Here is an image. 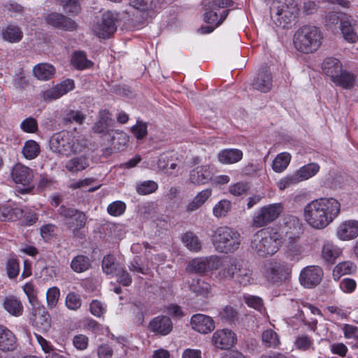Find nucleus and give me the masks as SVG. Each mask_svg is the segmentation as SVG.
Returning <instances> with one entry per match:
<instances>
[{"instance_id": "nucleus-1", "label": "nucleus", "mask_w": 358, "mask_h": 358, "mask_svg": "<svg viewBox=\"0 0 358 358\" xmlns=\"http://www.w3.org/2000/svg\"><path fill=\"white\" fill-rule=\"evenodd\" d=\"M340 203L334 198L315 199L303 208V217L307 224L315 229L326 228L339 215Z\"/></svg>"}, {"instance_id": "nucleus-2", "label": "nucleus", "mask_w": 358, "mask_h": 358, "mask_svg": "<svg viewBox=\"0 0 358 358\" xmlns=\"http://www.w3.org/2000/svg\"><path fill=\"white\" fill-rule=\"evenodd\" d=\"M282 239L279 228L274 227L262 229L253 234L250 248L260 257L271 256L279 250Z\"/></svg>"}, {"instance_id": "nucleus-3", "label": "nucleus", "mask_w": 358, "mask_h": 358, "mask_svg": "<svg viewBox=\"0 0 358 358\" xmlns=\"http://www.w3.org/2000/svg\"><path fill=\"white\" fill-rule=\"evenodd\" d=\"M211 238L215 250L224 254L234 253L238 250L242 243L241 234L236 229L228 226L217 227Z\"/></svg>"}, {"instance_id": "nucleus-4", "label": "nucleus", "mask_w": 358, "mask_h": 358, "mask_svg": "<svg viewBox=\"0 0 358 358\" xmlns=\"http://www.w3.org/2000/svg\"><path fill=\"white\" fill-rule=\"evenodd\" d=\"M322 39V33L318 27L305 25L295 32L293 43L298 51L309 54L317 51L320 48Z\"/></svg>"}, {"instance_id": "nucleus-5", "label": "nucleus", "mask_w": 358, "mask_h": 358, "mask_svg": "<svg viewBox=\"0 0 358 358\" xmlns=\"http://www.w3.org/2000/svg\"><path fill=\"white\" fill-rule=\"evenodd\" d=\"M234 3L232 0H207L203 5V20L219 27L229 15L228 8L232 7Z\"/></svg>"}, {"instance_id": "nucleus-6", "label": "nucleus", "mask_w": 358, "mask_h": 358, "mask_svg": "<svg viewBox=\"0 0 358 358\" xmlns=\"http://www.w3.org/2000/svg\"><path fill=\"white\" fill-rule=\"evenodd\" d=\"M62 218L63 224L67 229L72 230L73 234L78 232L87 223L85 213L78 209L62 205L57 210Z\"/></svg>"}, {"instance_id": "nucleus-7", "label": "nucleus", "mask_w": 358, "mask_h": 358, "mask_svg": "<svg viewBox=\"0 0 358 358\" xmlns=\"http://www.w3.org/2000/svg\"><path fill=\"white\" fill-rule=\"evenodd\" d=\"M283 209V206L280 203L262 206L254 214L252 220V227L261 228L267 226L278 218Z\"/></svg>"}, {"instance_id": "nucleus-8", "label": "nucleus", "mask_w": 358, "mask_h": 358, "mask_svg": "<svg viewBox=\"0 0 358 358\" xmlns=\"http://www.w3.org/2000/svg\"><path fill=\"white\" fill-rule=\"evenodd\" d=\"M50 149L56 153L69 156L77 151L74 138L66 131L52 135L50 140Z\"/></svg>"}, {"instance_id": "nucleus-9", "label": "nucleus", "mask_w": 358, "mask_h": 358, "mask_svg": "<svg viewBox=\"0 0 358 358\" xmlns=\"http://www.w3.org/2000/svg\"><path fill=\"white\" fill-rule=\"evenodd\" d=\"M291 266L286 262L273 260L264 267V277L272 283L281 282L290 277Z\"/></svg>"}, {"instance_id": "nucleus-10", "label": "nucleus", "mask_w": 358, "mask_h": 358, "mask_svg": "<svg viewBox=\"0 0 358 358\" xmlns=\"http://www.w3.org/2000/svg\"><path fill=\"white\" fill-rule=\"evenodd\" d=\"M114 120L110 117L109 110L107 109L101 110L99 111V120L94 124L93 131L98 134H108L111 136L112 141L114 143L115 136L114 134L119 135V138L122 141L121 143L126 144L129 140V137L126 133L119 130H110L109 127L113 126Z\"/></svg>"}, {"instance_id": "nucleus-11", "label": "nucleus", "mask_w": 358, "mask_h": 358, "mask_svg": "<svg viewBox=\"0 0 358 358\" xmlns=\"http://www.w3.org/2000/svg\"><path fill=\"white\" fill-rule=\"evenodd\" d=\"M320 170L316 163H310L301 167L296 173L280 180L278 183L280 189L283 190L290 185L308 180L314 176Z\"/></svg>"}, {"instance_id": "nucleus-12", "label": "nucleus", "mask_w": 358, "mask_h": 358, "mask_svg": "<svg viewBox=\"0 0 358 358\" xmlns=\"http://www.w3.org/2000/svg\"><path fill=\"white\" fill-rule=\"evenodd\" d=\"M295 1L294 0H274L270 8L271 15L276 16L278 20H283L287 22L293 15L295 17Z\"/></svg>"}, {"instance_id": "nucleus-13", "label": "nucleus", "mask_w": 358, "mask_h": 358, "mask_svg": "<svg viewBox=\"0 0 358 358\" xmlns=\"http://www.w3.org/2000/svg\"><path fill=\"white\" fill-rule=\"evenodd\" d=\"M116 20L110 11L104 13L100 22H98L94 28L95 34L99 38H109L117 30Z\"/></svg>"}, {"instance_id": "nucleus-14", "label": "nucleus", "mask_w": 358, "mask_h": 358, "mask_svg": "<svg viewBox=\"0 0 358 358\" xmlns=\"http://www.w3.org/2000/svg\"><path fill=\"white\" fill-rule=\"evenodd\" d=\"M323 277V270L319 266H308L299 275L300 283L306 288H313L319 285Z\"/></svg>"}, {"instance_id": "nucleus-15", "label": "nucleus", "mask_w": 358, "mask_h": 358, "mask_svg": "<svg viewBox=\"0 0 358 358\" xmlns=\"http://www.w3.org/2000/svg\"><path fill=\"white\" fill-rule=\"evenodd\" d=\"M236 336L228 329H217L212 336L214 346L220 350H227L234 346L236 343Z\"/></svg>"}, {"instance_id": "nucleus-16", "label": "nucleus", "mask_w": 358, "mask_h": 358, "mask_svg": "<svg viewBox=\"0 0 358 358\" xmlns=\"http://www.w3.org/2000/svg\"><path fill=\"white\" fill-rule=\"evenodd\" d=\"M45 20L50 26L64 31H71L77 27L74 20L57 12H52L48 14L45 17Z\"/></svg>"}, {"instance_id": "nucleus-17", "label": "nucleus", "mask_w": 358, "mask_h": 358, "mask_svg": "<svg viewBox=\"0 0 358 358\" xmlns=\"http://www.w3.org/2000/svg\"><path fill=\"white\" fill-rule=\"evenodd\" d=\"M213 169L210 165L198 166L189 172V180L195 185H203L212 181Z\"/></svg>"}, {"instance_id": "nucleus-18", "label": "nucleus", "mask_w": 358, "mask_h": 358, "mask_svg": "<svg viewBox=\"0 0 358 358\" xmlns=\"http://www.w3.org/2000/svg\"><path fill=\"white\" fill-rule=\"evenodd\" d=\"M148 329L151 332L157 335L166 336L173 329V322L169 317L159 315L150 321Z\"/></svg>"}, {"instance_id": "nucleus-19", "label": "nucleus", "mask_w": 358, "mask_h": 358, "mask_svg": "<svg viewBox=\"0 0 358 358\" xmlns=\"http://www.w3.org/2000/svg\"><path fill=\"white\" fill-rule=\"evenodd\" d=\"M11 177L15 183L26 186L33 180L34 174L30 168L17 163L12 169Z\"/></svg>"}, {"instance_id": "nucleus-20", "label": "nucleus", "mask_w": 358, "mask_h": 358, "mask_svg": "<svg viewBox=\"0 0 358 358\" xmlns=\"http://www.w3.org/2000/svg\"><path fill=\"white\" fill-rule=\"evenodd\" d=\"M336 236L341 241H350L358 236V221L347 220L339 224Z\"/></svg>"}, {"instance_id": "nucleus-21", "label": "nucleus", "mask_w": 358, "mask_h": 358, "mask_svg": "<svg viewBox=\"0 0 358 358\" xmlns=\"http://www.w3.org/2000/svg\"><path fill=\"white\" fill-rule=\"evenodd\" d=\"M252 87L264 93L269 92L272 87V77L267 66L260 69L252 82Z\"/></svg>"}, {"instance_id": "nucleus-22", "label": "nucleus", "mask_w": 358, "mask_h": 358, "mask_svg": "<svg viewBox=\"0 0 358 358\" xmlns=\"http://www.w3.org/2000/svg\"><path fill=\"white\" fill-rule=\"evenodd\" d=\"M190 323L192 328L201 334H208L215 329L213 320L203 314L194 315L191 318Z\"/></svg>"}, {"instance_id": "nucleus-23", "label": "nucleus", "mask_w": 358, "mask_h": 358, "mask_svg": "<svg viewBox=\"0 0 358 358\" xmlns=\"http://www.w3.org/2000/svg\"><path fill=\"white\" fill-rule=\"evenodd\" d=\"M301 226V224L298 217L287 215L285 216L283 223L279 229L282 235L285 233L289 238H292L299 234Z\"/></svg>"}, {"instance_id": "nucleus-24", "label": "nucleus", "mask_w": 358, "mask_h": 358, "mask_svg": "<svg viewBox=\"0 0 358 358\" xmlns=\"http://www.w3.org/2000/svg\"><path fill=\"white\" fill-rule=\"evenodd\" d=\"M17 346V338L15 334L6 327L0 325V351L12 352Z\"/></svg>"}, {"instance_id": "nucleus-25", "label": "nucleus", "mask_w": 358, "mask_h": 358, "mask_svg": "<svg viewBox=\"0 0 358 358\" xmlns=\"http://www.w3.org/2000/svg\"><path fill=\"white\" fill-rule=\"evenodd\" d=\"M31 320L33 324L43 331H48L50 327L51 319L44 307L35 308Z\"/></svg>"}, {"instance_id": "nucleus-26", "label": "nucleus", "mask_w": 358, "mask_h": 358, "mask_svg": "<svg viewBox=\"0 0 358 358\" xmlns=\"http://www.w3.org/2000/svg\"><path fill=\"white\" fill-rule=\"evenodd\" d=\"M243 152L239 149L228 148L221 150L217 155L218 161L224 164H231L241 161Z\"/></svg>"}, {"instance_id": "nucleus-27", "label": "nucleus", "mask_w": 358, "mask_h": 358, "mask_svg": "<svg viewBox=\"0 0 358 358\" xmlns=\"http://www.w3.org/2000/svg\"><path fill=\"white\" fill-rule=\"evenodd\" d=\"M1 36L3 41L10 43H15L22 40L23 38V32L18 26L8 24L1 29Z\"/></svg>"}, {"instance_id": "nucleus-28", "label": "nucleus", "mask_w": 358, "mask_h": 358, "mask_svg": "<svg viewBox=\"0 0 358 358\" xmlns=\"http://www.w3.org/2000/svg\"><path fill=\"white\" fill-rule=\"evenodd\" d=\"M342 250L333 243L327 241L322 249V258L327 263L333 264L336 259L341 255Z\"/></svg>"}, {"instance_id": "nucleus-29", "label": "nucleus", "mask_w": 358, "mask_h": 358, "mask_svg": "<svg viewBox=\"0 0 358 358\" xmlns=\"http://www.w3.org/2000/svg\"><path fill=\"white\" fill-rule=\"evenodd\" d=\"M323 72L332 80L334 78L337 77V75L341 72L342 64L336 58L328 57L326 58L322 64Z\"/></svg>"}, {"instance_id": "nucleus-30", "label": "nucleus", "mask_w": 358, "mask_h": 358, "mask_svg": "<svg viewBox=\"0 0 358 358\" xmlns=\"http://www.w3.org/2000/svg\"><path fill=\"white\" fill-rule=\"evenodd\" d=\"M3 308L11 315L18 317L23 313V306L19 299L13 295L6 296L3 301Z\"/></svg>"}, {"instance_id": "nucleus-31", "label": "nucleus", "mask_w": 358, "mask_h": 358, "mask_svg": "<svg viewBox=\"0 0 358 358\" xmlns=\"http://www.w3.org/2000/svg\"><path fill=\"white\" fill-rule=\"evenodd\" d=\"M24 214L22 209L9 205L0 206V220L1 221H15L20 219Z\"/></svg>"}, {"instance_id": "nucleus-32", "label": "nucleus", "mask_w": 358, "mask_h": 358, "mask_svg": "<svg viewBox=\"0 0 358 358\" xmlns=\"http://www.w3.org/2000/svg\"><path fill=\"white\" fill-rule=\"evenodd\" d=\"M181 241L185 246L191 252H199L202 249V242L192 231H189L182 236Z\"/></svg>"}, {"instance_id": "nucleus-33", "label": "nucleus", "mask_w": 358, "mask_h": 358, "mask_svg": "<svg viewBox=\"0 0 358 358\" xmlns=\"http://www.w3.org/2000/svg\"><path fill=\"white\" fill-rule=\"evenodd\" d=\"M189 287L196 296L204 298H207L211 292L210 285L199 278H193L189 282Z\"/></svg>"}, {"instance_id": "nucleus-34", "label": "nucleus", "mask_w": 358, "mask_h": 358, "mask_svg": "<svg viewBox=\"0 0 358 358\" xmlns=\"http://www.w3.org/2000/svg\"><path fill=\"white\" fill-rule=\"evenodd\" d=\"M74 88V82L73 80L67 79L59 85H57L56 87L46 92L47 96L50 99H57L62 95L66 94L68 92L72 90Z\"/></svg>"}, {"instance_id": "nucleus-35", "label": "nucleus", "mask_w": 358, "mask_h": 358, "mask_svg": "<svg viewBox=\"0 0 358 358\" xmlns=\"http://www.w3.org/2000/svg\"><path fill=\"white\" fill-rule=\"evenodd\" d=\"M33 72L34 76L38 80H48L54 76L55 73V69L51 64L43 63L35 66L33 69Z\"/></svg>"}, {"instance_id": "nucleus-36", "label": "nucleus", "mask_w": 358, "mask_h": 358, "mask_svg": "<svg viewBox=\"0 0 358 358\" xmlns=\"http://www.w3.org/2000/svg\"><path fill=\"white\" fill-rule=\"evenodd\" d=\"M90 166L88 158L81 155L75 157L69 160L66 164V169L71 173H77L85 170Z\"/></svg>"}, {"instance_id": "nucleus-37", "label": "nucleus", "mask_w": 358, "mask_h": 358, "mask_svg": "<svg viewBox=\"0 0 358 358\" xmlns=\"http://www.w3.org/2000/svg\"><path fill=\"white\" fill-rule=\"evenodd\" d=\"M212 194L210 188L205 189L199 192L187 206V210L193 212L199 209L208 199Z\"/></svg>"}, {"instance_id": "nucleus-38", "label": "nucleus", "mask_w": 358, "mask_h": 358, "mask_svg": "<svg viewBox=\"0 0 358 358\" xmlns=\"http://www.w3.org/2000/svg\"><path fill=\"white\" fill-rule=\"evenodd\" d=\"M71 64L78 70H84L93 66V62L87 58L86 53L83 51L73 52L71 60Z\"/></svg>"}, {"instance_id": "nucleus-39", "label": "nucleus", "mask_w": 358, "mask_h": 358, "mask_svg": "<svg viewBox=\"0 0 358 358\" xmlns=\"http://www.w3.org/2000/svg\"><path fill=\"white\" fill-rule=\"evenodd\" d=\"M239 264L236 261L233 260L224 264L223 267L218 271V278L220 280H232L236 278V273L238 269Z\"/></svg>"}, {"instance_id": "nucleus-40", "label": "nucleus", "mask_w": 358, "mask_h": 358, "mask_svg": "<svg viewBox=\"0 0 358 358\" xmlns=\"http://www.w3.org/2000/svg\"><path fill=\"white\" fill-rule=\"evenodd\" d=\"M71 268L76 273H83L91 267V262L87 256L78 255L73 258Z\"/></svg>"}, {"instance_id": "nucleus-41", "label": "nucleus", "mask_w": 358, "mask_h": 358, "mask_svg": "<svg viewBox=\"0 0 358 358\" xmlns=\"http://www.w3.org/2000/svg\"><path fill=\"white\" fill-rule=\"evenodd\" d=\"M129 4L135 8L148 14L155 10L159 6L158 0H129Z\"/></svg>"}, {"instance_id": "nucleus-42", "label": "nucleus", "mask_w": 358, "mask_h": 358, "mask_svg": "<svg viewBox=\"0 0 358 358\" xmlns=\"http://www.w3.org/2000/svg\"><path fill=\"white\" fill-rule=\"evenodd\" d=\"M189 272L204 273L208 271V262L206 257H197L191 260L187 265Z\"/></svg>"}, {"instance_id": "nucleus-43", "label": "nucleus", "mask_w": 358, "mask_h": 358, "mask_svg": "<svg viewBox=\"0 0 358 358\" xmlns=\"http://www.w3.org/2000/svg\"><path fill=\"white\" fill-rule=\"evenodd\" d=\"M331 80L338 86H341L344 89H350L354 86L355 76L353 74L342 69L341 72L337 75V77L334 78Z\"/></svg>"}, {"instance_id": "nucleus-44", "label": "nucleus", "mask_w": 358, "mask_h": 358, "mask_svg": "<svg viewBox=\"0 0 358 358\" xmlns=\"http://www.w3.org/2000/svg\"><path fill=\"white\" fill-rule=\"evenodd\" d=\"M286 258L291 262H299L303 258V249L301 245L296 242H290L285 250Z\"/></svg>"}, {"instance_id": "nucleus-45", "label": "nucleus", "mask_w": 358, "mask_h": 358, "mask_svg": "<svg viewBox=\"0 0 358 358\" xmlns=\"http://www.w3.org/2000/svg\"><path fill=\"white\" fill-rule=\"evenodd\" d=\"M41 151L40 146L34 140H28L25 142L22 153L27 159H34L39 155Z\"/></svg>"}, {"instance_id": "nucleus-46", "label": "nucleus", "mask_w": 358, "mask_h": 358, "mask_svg": "<svg viewBox=\"0 0 358 358\" xmlns=\"http://www.w3.org/2000/svg\"><path fill=\"white\" fill-rule=\"evenodd\" d=\"M291 159V155L287 152L278 154L273 161L272 168L274 171L280 173L283 171L289 165Z\"/></svg>"}, {"instance_id": "nucleus-47", "label": "nucleus", "mask_w": 358, "mask_h": 358, "mask_svg": "<svg viewBox=\"0 0 358 358\" xmlns=\"http://www.w3.org/2000/svg\"><path fill=\"white\" fill-rule=\"evenodd\" d=\"M101 266L103 271L107 274H113L120 267V264L116 261L113 255H108L103 257Z\"/></svg>"}, {"instance_id": "nucleus-48", "label": "nucleus", "mask_w": 358, "mask_h": 358, "mask_svg": "<svg viewBox=\"0 0 358 358\" xmlns=\"http://www.w3.org/2000/svg\"><path fill=\"white\" fill-rule=\"evenodd\" d=\"M356 266L351 262H343L337 264L333 270L334 279H339L341 275L350 274L355 271Z\"/></svg>"}, {"instance_id": "nucleus-49", "label": "nucleus", "mask_w": 358, "mask_h": 358, "mask_svg": "<svg viewBox=\"0 0 358 358\" xmlns=\"http://www.w3.org/2000/svg\"><path fill=\"white\" fill-rule=\"evenodd\" d=\"M262 340L267 348H276L280 344L279 337L273 329H266L262 334Z\"/></svg>"}, {"instance_id": "nucleus-50", "label": "nucleus", "mask_w": 358, "mask_h": 358, "mask_svg": "<svg viewBox=\"0 0 358 358\" xmlns=\"http://www.w3.org/2000/svg\"><path fill=\"white\" fill-rule=\"evenodd\" d=\"M64 12L70 15L75 16L81 10L80 1L82 0H59Z\"/></svg>"}, {"instance_id": "nucleus-51", "label": "nucleus", "mask_w": 358, "mask_h": 358, "mask_svg": "<svg viewBox=\"0 0 358 358\" xmlns=\"http://www.w3.org/2000/svg\"><path fill=\"white\" fill-rule=\"evenodd\" d=\"M341 30L345 40L349 43H355L358 41V34L355 31L352 24L344 21L341 23Z\"/></svg>"}, {"instance_id": "nucleus-52", "label": "nucleus", "mask_w": 358, "mask_h": 358, "mask_svg": "<svg viewBox=\"0 0 358 358\" xmlns=\"http://www.w3.org/2000/svg\"><path fill=\"white\" fill-rule=\"evenodd\" d=\"M158 189V184L153 180H145L139 182L136 186V192L140 195L152 194Z\"/></svg>"}, {"instance_id": "nucleus-53", "label": "nucleus", "mask_w": 358, "mask_h": 358, "mask_svg": "<svg viewBox=\"0 0 358 358\" xmlns=\"http://www.w3.org/2000/svg\"><path fill=\"white\" fill-rule=\"evenodd\" d=\"M235 280L243 286L252 283V271L248 268H243L240 264L236 275Z\"/></svg>"}, {"instance_id": "nucleus-54", "label": "nucleus", "mask_w": 358, "mask_h": 358, "mask_svg": "<svg viewBox=\"0 0 358 358\" xmlns=\"http://www.w3.org/2000/svg\"><path fill=\"white\" fill-rule=\"evenodd\" d=\"M294 345L296 349L302 351L314 350L313 339L306 334L297 336L294 341Z\"/></svg>"}, {"instance_id": "nucleus-55", "label": "nucleus", "mask_w": 358, "mask_h": 358, "mask_svg": "<svg viewBox=\"0 0 358 358\" xmlns=\"http://www.w3.org/2000/svg\"><path fill=\"white\" fill-rule=\"evenodd\" d=\"M231 206V202L227 199L220 201L213 208V215L218 218L225 217L229 212Z\"/></svg>"}, {"instance_id": "nucleus-56", "label": "nucleus", "mask_w": 358, "mask_h": 358, "mask_svg": "<svg viewBox=\"0 0 358 358\" xmlns=\"http://www.w3.org/2000/svg\"><path fill=\"white\" fill-rule=\"evenodd\" d=\"M60 296V291L57 287H52L46 292V300L48 308L52 309L56 307Z\"/></svg>"}, {"instance_id": "nucleus-57", "label": "nucleus", "mask_w": 358, "mask_h": 358, "mask_svg": "<svg viewBox=\"0 0 358 358\" xmlns=\"http://www.w3.org/2000/svg\"><path fill=\"white\" fill-rule=\"evenodd\" d=\"M115 276L117 282L124 287L131 285L132 282V278L125 268L120 266L115 272Z\"/></svg>"}, {"instance_id": "nucleus-58", "label": "nucleus", "mask_w": 358, "mask_h": 358, "mask_svg": "<svg viewBox=\"0 0 358 358\" xmlns=\"http://www.w3.org/2000/svg\"><path fill=\"white\" fill-rule=\"evenodd\" d=\"M6 273L9 278H15L20 273V265L16 258L11 257L6 262Z\"/></svg>"}, {"instance_id": "nucleus-59", "label": "nucleus", "mask_w": 358, "mask_h": 358, "mask_svg": "<svg viewBox=\"0 0 358 358\" xmlns=\"http://www.w3.org/2000/svg\"><path fill=\"white\" fill-rule=\"evenodd\" d=\"M131 131L137 139H143L148 134V124L137 120L136 124L131 128Z\"/></svg>"}, {"instance_id": "nucleus-60", "label": "nucleus", "mask_w": 358, "mask_h": 358, "mask_svg": "<svg viewBox=\"0 0 358 358\" xmlns=\"http://www.w3.org/2000/svg\"><path fill=\"white\" fill-rule=\"evenodd\" d=\"M85 120V115L79 110H71L65 115L64 120L66 122H76L82 124Z\"/></svg>"}, {"instance_id": "nucleus-61", "label": "nucleus", "mask_w": 358, "mask_h": 358, "mask_svg": "<svg viewBox=\"0 0 358 358\" xmlns=\"http://www.w3.org/2000/svg\"><path fill=\"white\" fill-rule=\"evenodd\" d=\"M126 210V204L121 201H115L110 203L107 207V212L112 216H120Z\"/></svg>"}, {"instance_id": "nucleus-62", "label": "nucleus", "mask_w": 358, "mask_h": 358, "mask_svg": "<svg viewBox=\"0 0 358 358\" xmlns=\"http://www.w3.org/2000/svg\"><path fill=\"white\" fill-rule=\"evenodd\" d=\"M243 301L249 307L257 310L261 311L264 308L263 300L259 296L245 294L243 296Z\"/></svg>"}, {"instance_id": "nucleus-63", "label": "nucleus", "mask_w": 358, "mask_h": 358, "mask_svg": "<svg viewBox=\"0 0 358 358\" xmlns=\"http://www.w3.org/2000/svg\"><path fill=\"white\" fill-rule=\"evenodd\" d=\"M80 297L75 292H70L66 297V306L69 309L76 310L81 306Z\"/></svg>"}, {"instance_id": "nucleus-64", "label": "nucleus", "mask_w": 358, "mask_h": 358, "mask_svg": "<svg viewBox=\"0 0 358 358\" xmlns=\"http://www.w3.org/2000/svg\"><path fill=\"white\" fill-rule=\"evenodd\" d=\"M250 189V185L246 182H238L229 186V192L236 196L246 193Z\"/></svg>"}]
</instances>
